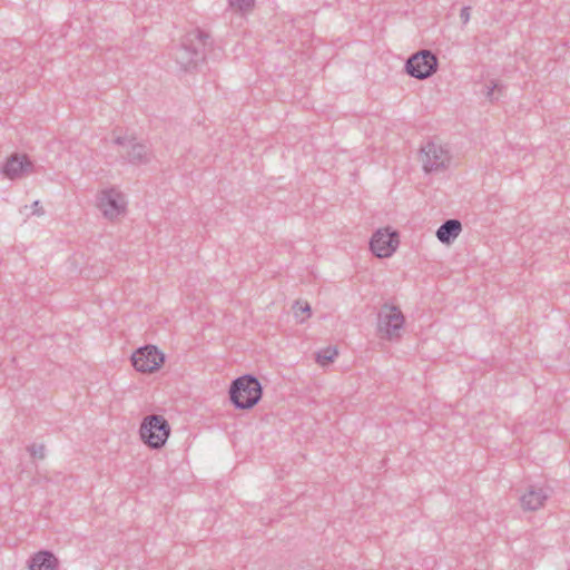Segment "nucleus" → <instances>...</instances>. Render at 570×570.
Instances as JSON below:
<instances>
[{"mask_svg":"<svg viewBox=\"0 0 570 570\" xmlns=\"http://www.w3.org/2000/svg\"><path fill=\"white\" fill-rule=\"evenodd\" d=\"M421 160L425 173L445 169L451 160L449 150L442 145L429 141L421 149Z\"/></svg>","mask_w":570,"mask_h":570,"instance_id":"obj_7","label":"nucleus"},{"mask_svg":"<svg viewBox=\"0 0 570 570\" xmlns=\"http://www.w3.org/2000/svg\"><path fill=\"white\" fill-rule=\"evenodd\" d=\"M165 361L164 354L153 345L138 348L131 356V364L136 371L151 373L157 371Z\"/></svg>","mask_w":570,"mask_h":570,"instance_id":"obj_8","label":"nucleus"},{"mask_svg":"<svg viewBox=\"0 0 570 570\" xmlns=\"http://www.w3.org/2000/svg\"><path fill=\"white\" fill-rule=\"evenodd\" d=\"M495 90H499V91H500V90H501V86H500L499 83H497V82H493L491 87H488V90H487L485 96H487L490 100H493V99H494L493 95H494V91H495Z\"/></svg>","mask_w":570,"mask_h":570,"instance_id":"obj_19","label":"nucleus"},{"mask_svg":"<svg viewBox=\"0 0 570 570\" xmlns=\"http://www.w3.org/2000/svg\"><path fill=\"white\" fill-rule=\"evenodd\" d=\"M228 2L232 8L245 12L254 7L255 0H228Z\"/></svg>","mask_w":570,"mask_h":570,"instance_id":"obj_16","label":"nucleus"},{"mask_svg":"<svg viewBox=\"0 0 570 570\" xmlns=\"http://www.w3.org/2000/svg\"><path fill=\"white\" fill-rule=\"evenodd\" d=\"M338 352L336 347L327 346L316 352L315 360L320 365L325 366L328 363L333 362Z\"/></svg>","mask_w":570,"mask_h":570,"instance_id":"obj_15","label":"nucleus"},{"mask_svg":"<svg viewBox=\"0 0 570 570\" xmlns=\"http://www.w3.org/2000/svg\"><path fill=\"white\" fill-rule=\"evenodd\" d=\"M28 451L32 458L43 459L46 456V448L43 444H31Z\"/></svg>","mask_w":570,"mask_h":570,"instance_id":"obj_17","label":"nucleus"},{"mask_svg":"<svg viewBox=\"0 0 570 570\" xmlns=\"http://www.w3.org/2000/svg\"><path fill=\"white\" fill-rule=\"evenodd\" d=\"M397 245L399 234L390 232L387 228L376 230L370 240V249L380 258L390 257L395 252Z\"/></svg>","mask_w":570,"mask_h":570,"instance_id":"obj_10","label":"nucleus"},{"mask_svg":"<svg viewBox=\"0 0 570 570\" xmlns=\"http://www.w3.org/2000/svg\"><path fill=\"white\" fill-rule=\"evenodd\" d=\"M460 18L463 24H466L470 20V7H463L460 11Z\"/></svg>","mask_w":570,"mask_h":570,"instance_id":"obj_18","label":"nucleus"},{"mask_svg":"<svg viewBox=\"0 0 570 570\" xmlns=\"http://www.w3.org/2000/svg\"><path fill=\"white\" fill-rule=\"evenodd\" d=\"M97 206L108 219H115L126 210L125 197L116 188L101 190L97 196Z\"/></svg>","mask_w":570,"mask_h":570,"instance_id":"obj_9","label":"nucleus"},{"mask_svg":"<svg viewBox=\"0 0 570 570\" xmlns=\"http://www.w3.org/2000/svg\"><path fill=\"white\" fill-rule=\"evenodd\" d=\"M32 168V163L27 156L13 155L2 167V173L10 179H16L24 173H29Z\"/></svg>","mask_w":570,"mask_h":570,"instance_id":"obj_12","label":"nucleus"},{"mask_svg":"<svg viewBox=\"0 0 570 570\" xmlns=\"http://www.w3.org/2000/svg\"><path fill=\"white\" fill-rule=\"evenodd\" d=\"M549 495L550 490L548 488L531 484L520 497V504L525 511H537L543 507Z\"/></svg>","mask_w":570,"mask_h":570,"instance_id":"obj_11","label":"nucleus"},{"mask_svg":"<svg viewBox=\"0 0 570 570\" xmlns=\"http://www.w3.org/2000/svg\"><path fill=\"white\" fill-rule=\"evenodd\" d=\"M58 560L50 551H40L36 553L29 563V570H56Z\"/></svg>","mask_w":570,"mask_h":570,"instance_id":"obj_14","label":"nucleus"},{"mask_svg":"<svg viewBox=\"0 0 570 570\" xmlns=\"http://www.w3.org/2000/svg\"><path fill=\"white\" fill-rule=\"evenodd\" d=\"M438 57L430 50H421L413 53L405 63L406 72L416 79H426L436 72Z\"/></svg>","mask_w":570,"mask_h":570,"instance_id":"obj_5","label":"nucleus"},{"mask_svg":"<svg viewBox=\"0 0 570 570\" xmlns=\"http://www.w3.org/2000/svg\"><path fill=\"white\" fill-rule=\"evenodd\" d=\"M139 433L149 448L160 449L169 438L170 426L163 415L151 414L142 420Z\"/></svg>","mask_w":570,"mask_h":570,"instance_id":"obj_3","label":"nucleus"},{"mask_svg":"<svg viewBox=\"0 0 570 570\" xmlns=\"http://www.w3.org/2000/svg\"><path fill=\"white\" fill-rule=\"evenodd\" d=\"M302 312H307L309 314L311 313V306L308 304H305V306L302 307Z\"/></svg>","mask_w":570,"mask_h":570,"instance_id":"obj_21","label":"nucleus"},{"mask_svg":"<svg viewBox=\"0 0 570 570\" xmlns=\"http://www.w3.org/2000/svg\"><path fill=\"white\" fill-rule=\"evenodd\" d=\"M404 315L397 306L383 304L379 312L377 330L381 337L390 341L400 337L404 325Z\"/></svg>","mask_w":570,"mask_h":570,"instance_id":"obj_4","label":"nucleus"},{"mask_svg":"<svg viewBox=\"0 0 570 570\" xmlns=\"http://www.w3.org/2000/svg\"><path fill=\"white\" fill-rule=\"evenodd\" d=\"M114 142L119 146V155L129 164L145 165L150 161L148 147L138 142L135 138L116 137Z\"/></svg>","mask_w":570,"mask_h":570,"instance_id":"obj_6","label":"nucleus"},{"mask_svg":"<svg viewBox=\"0 0 570 570\" xmlns=\"http://www.w3.org/2000/svg\"><path fill=\"white\" fill-rule=\"evenodd\" d=\"M263 389L258 379L246 374L234 380L229 387V399L236 409L249 410L262 399Z\"/></svg>","mask_w":570,"mask_h":570,"instance_id":"obj_2","label":"nucleus"},{"mask_svg":"<svg viewBox=\"0 0 570 570\" xmlns=\"http://www.w3.org/2000/svg\"><path fill=\"white\" fill-rule=\"evenodd\" d=\"M32 209H33V214L37 215V216H41L45 214V210L43 208L40 206V202L39 200H35L31 205Z\"/></svg>","mask_w":570,"mask_h":570,"instance_id":"obj_20","label":"nucleus"},{"mask_svg":"<svg viewBox=\"0 0 570 570\" xmlns=\"http://www.w3.org/2000/svg\"><path fill=\"white\" fill-rule=\"evenodd\" d=\"M209 35L200 29L188 32L175 52V59L181 69L189 71L196 69L205 60V49Z\"/></svg>","mask_w":570,"mask_h":570,"instance_id":"obj_1","label":"nucleus"},{"mask_svg":"<svg viewBox=\"0 0 570 570\" xmlns=\"http://www.w3.org/2000/svg\"><path fill=\"white\" fill-rule=\"evenodd\" d=\"M462 224L458 219L445 220L436 230L438 239L445 245H450L461 233Z\"/></svg>","mask_w":570,"mask_h":570,"instance_id":"obj_13","label":"nucleus"}]
</instances>
